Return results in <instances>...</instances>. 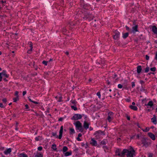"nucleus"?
Masks as SVG:
<instances>
[{
	"label": "nucleus",
	"instance_id": "nucleus-1",
	"mask_svg": "<svg viewBox=\"0 0 157 157\" xmlns=\"http://www.w3.org/2000/svg\"><path fill=\"white\" fill-rule=\"evenodd\" d=\"M76 127L78 128V129L82 132L83 130L82 124L79 121H77L75 124Z\"/></svg>",
	"mask_w": 157,
	"mask_h": 157
},
{
	"label": "nucleus",
	"instance_id": "nucleus-2",
	"mask_svg": "<svg viewBox=\"0 0 157 157\" xmlns=\"http://www.w3.org/2000/svg\"><path fill=\"white\" fill-rule=\"evenodd\" d=\"M132 150L130 151H129L127 149H124L122 152H121V157H124L125 155V153H129L130 152H131V153H133L132 151V149H133L132 147H131Z\"/></svg>",
	"mask_w": 157,
	"mask_h": 157
},
{
	"label": "nucleus",
	"instance_id": "nucleus-3",
	"mask_svg": "<svg viewBox=\"0 0 157 157\" xmlns=\"http://www.w3.org/2000/svg\"><path fill=\"white\" fill-rule=\"evenodd\" d=\"M82 116L81 115L78 114H75L71 118L72 120H77L80 119Z\"/></svg>",
	"mask_w": 157,
	"mask_h": 157
},
{
	"label": "nucleus",
	"instance_id": "nucleus-4",
	"mask_svg": "<svg viewBox=\"0 0 157 157\" xmlns=\"http://www.w3.org/2000/svg\"><path fill=\"white\" fill-rule=\"evenodd\" d=\"M115 35L113 36V38L114 40H117L120 38V33L119 32L116 31L115 32Z\"/></svg>",
	"mask_w": 157,
	"mask_h": 157
},
{
	"label": "nucleus",
	"instance_id": "nucleus-5",
	"mask_svg": "<svg viewBox=\"0 0 157 157\" xmlns=\"http://www.w3.org/2000/svg\"><path fill=\"white\" fill-rule=\"evenodd\" d=\"M138 25H135V26L132 27V30L131 31V33H135L136 32H138V30L137 29Z\"/></svg>",
	"mask_w": 157,
	"mask_h": 157
},
{
	"label": "nucleus",
	"instance_id": "nucleus-6",
	"mask_svg": "<svg viewBox=\"0 0 157 157\" xmlns=\"http://www.w3.org/2000/svg\"><path fill=\"white\" fill-rule=\"evenodd\" d=\"M2 75H3L6 77L7 78L8 76L6 74V71L4 70L2 73H0V82L2 80Z\"/></svg>",
	"mask_w": 157,
	"mask_h": 157
},
{
	"label": "nucleus",
	"instance_id": "nucleus-7",
	"mask_svg": "<svg viewBox=\"0 0 157 157\" xmlns=\"http://www.w3.org/2000/svg\"><path fill=\"white\" fill-rule=\"evenodd\" d=\"M132 151L133 153L130 152L129 153H128L127 154V156L128 157H133V156L135 155V151L133 149H132Z\"/></svg>",
	"mask_w": 157,
	"mask_h": 157
},
{
	"label": "nucleus",
	"instance_id": "nucleus-8",
	"mask_svg": "<svg viewBox=\"0 0 157 157\" xmlns=\"http://www.w3.org/2000/svg\"><path fill=\"white\" fill-rule=\"evenodd\" d=\"M148 135L153 140H155V136L152 133L149 132L148 133Z\"/></svg>",
	"mask_w": 157,
	"mask_h": 157
},
{
	"label": "nucleus",
	"instance_id": "nucleus-9",
	"mask_svg": "<svg viewBox=\"0 0 157 157\" xmlns=\"http://www.w3.org/2000/svg\"><path fill=\"white\" fill-rule=\"evenodd\" d=\"M63 126H62L61 127L60 129L59 132V139H61L62 138V135L63 134Z\"/></svg>",
	"mask_w": 157,
	"mask_h": 157
},
{
	"label": "nucleus",
	"instance_id": "nucleus-10",
	"mask_svg": "<svg viewBox=\"0 0 157 157\" xmlns=\"http://www.w3.org/2000/svg\"><path fill=\"white\" fill-rule=\"evenodd\" d=\"M83 18L85 19H88L90 21L91 20V17L90 16L89 14H88L87 15H85L84 17H83Z\"/></svg>",
	"mask_w": 157,
	"mask_h": 157
},
{
	"label": "nucleus",
	"instance_id": "nucleus-11",
	"mask_svg": "<svg viewBox=\"0 0 157 157\" xmlns=\"http://www.w3.org/2000/svg\"><path fill=\"white\" fill-rule=\"evenodd\" d=\"M152 31L155 34H157V28L155 25L152 27Z\"/></svg>",
	"mask_w": 157,
	"mask_h": 157
},
{
	"label": "nucleus",
	"instance_id": "nucleus-12",
	"mask_svg": "<svg viewBox=\"0 0 157 157\" xmlns=\"http://www.w3.org/2000/svg\"><path fill=\"white\" fill-rule=\"evenodd\" d=\"M83 127L86 129L88 128L89 127V124L86 121H84L83 124Z\"/></svg>",
	"mask_w": 157,
	"mask_h": 157
},
{
	"label": "nucleus",
	"instance_id": "nucleus-13",
	"mask_svg": "<svg viewBox=\"0 0 157 157\" xmlns=\"http://www.w3.org/2000/svg\"><path fill=\"white\" fill-rule=\"evenodd\" d=\"M11 149L9 148L4 151V153L6 155H7L8 154H10L11 152Z\"/></svg>",
	"mask_w": 157,
	"mask_h": 157
},
{
	"label": "nucleus",
	"instance_id": "nucleus-14",
	"mask_svg": "<svg viewBox=\"0 0 157 157\" xmlns=\"http://www.w3.org/2000/svg\"><path fill=\"white\" fill-rule=\"evenodd\" d=\"M90 144L94 146H96L97 145V142L93 138L91 139Z\"/></svg>",
	"mask_w": 157,
	"mask_h": 157
},
{
	"label": "nucleus",
	"instance_id": "nucleus-15",
	"mask_svg": "<svg viewBox=\"0 0 157 157\" xmlns=\"http://www.w3.org/2000/svg\"><path fill=\"white\" fill-rule=\"evenodd\" d=\"M156 116L155 115H154V117L151 118V120L152 121V122L154 123L155 124H156Z\"/></svg>",
	"mask_w": 157,
	"mask_h": 157
},
{
	"label": "nucleus",
	"instance_id": "nucleus-16",
	"mask_svg": "<svg viewBox=\"0 0 157 157\" xmlns=\"http://www.w3.org/2000/svg\"><path fill=\"white\" fill-rule=\"evenodd\" d=\"M142 70L141 67L140 66H138L137 68V72L138 73H139L141 72Z\"/></svg>",
	"mask_w": 157,
	"mask_h": 157
},
{
	"label": "nucleus",
	"instance_id": "nucleus-17",
	"mask_svg": "<svg viewBox=\"0 0 157 157\" xmlns=\"http://www.w3.org/2000/svg\"><path fill=\"white\" fill-rule=\"evenodd\" d=\"M129 107L131 109L133 110H137V108L136 106L130 105Z\"/></svg>",
	"mask_w": 157,
	"mask_h": 157
},
{
	"label": "nucleus",
	"instance_id": "nucleus-18",
	"mask_svg": "<svg viewBox=\"0 0 157 157\" xmlns=\"http://www.w3.org/2000/svg\"><path fill=\"white\" fill-rule=\"evenodd\" d=\"M128 36V33H126L123 34V37L124 39H125L127 38Z\"/></svg>",
	"mask_w": 157,
	"mask_h": 157
},
{
	"label": "nucleus",
	"instance_id": "nucleus-19",
	"mask_svg": "<svg viewBox=\"0 0 157 157\" xmlns=\"http://www.w3.org/2000/svg\"><path fill=\"white\" fill-rule=\"evenodd\" d=\"M43 155L39 153H37V154L35 155L34 157H42Z\"/></svg>",
	"mask_w": 157,
	"mask_h": 157
},
{
	"label": "nucleus",
	"instance_id": "nucleus-20",
	"mask_svg": "<svg viewBox=\"0 0 157 157\" xmlns=\"http://www.w3.org/2000/svg\"><path fill=\"white\" fill-rule=\"evenodd\" d=\"M19 156L20 157H28L27 155L24 153L20 154Z\"/></svg>",
	"mask_w": 157,
	"mask_h": 157
},
{
	"label": "nucleus",
	"instance_id": "nucleus-21",
	"mask_svg": "<svg viewBox=\"0 0 157 157\" xmlns=\"http://www.w3.org/2000/svg\"><path fill=\"white\" fill-rule=\"evenodd\" d=\"M71 151H70V152H67L65 154V156H68L71 155Z\"/></svg>",
	"mask_w": 157,
	"mask_h": 157
},
{
	"label": "nucleus",
	"instance_id": "nucleus-22",
	"mask_svg": "<svg viewBox=\"0 0 157 157\" xmlns=\"http://www.w3.org/2000/svg\"><path fill=\"white\" fill-rule=\"evenodd\" d=\"M68 150L67 147L66 146H64L63 148L62 151L63 152H65Z\"/></svg>",
	"mask_w": 157,
	"mask_h": 157
},
{
	"label": "nucleus",
	"instance_id": "nucleus-23",
	"mask_svg": "<svg viewBox=\"0 0 157 157\" xmlns=\"http://www.w3.org/2000/svg\"><path fill=\"white\" fill-rule=\"evenodd\" d=\"M29 45L30 46V47L31 48V49L30 50H29V51H32V48H33V44L32 42H30L29 43Z\"/></svg>",
	"mask_w": 157,
	"mask_h": 157
},
{
	"label": "nucleus",
	"instance_id": "nucleus-24",
	"mask_svg": "<svg viewBox=\"0 0 157 157\" xmlns=\"http://www.w3.org/2000/svg\"><path fill=\"white\" fill-rule=\"evenodd\" d=\"M147 105L150 106L151 107L153 105V102L151 101H150L148 104Z\"/></svg>",
	"mask_w": 157,
	"mask_h": 157
},
{
	"label": "nucleus",
	"instance_id": "nucleus-25",
	"mask_svg": "<svg viewBox=\"0 0 157 157\" xmlns=\"http://www.w3.org/2000/svg\"><path fill=\"white\" fill-rule=\"evenodd\" d=\"M142 142L144 144V145L146 146L147 145V143L145 141V139H144L142 140Z\"/></svg>",
	"mask_w": 157,
	"mask_h": 157
},
{
	"label": "nucleus",
	"instance_id": "nucleus-26",
	"mask_svg": "<svg viewBox=\"0 0 157 157\" xmlns=\"http://www.w3.org/2000/svg\"><path fill=\"white\" fill-rule=\"evenodd\" d=\"M116 153H118L117 154H116V155H117L119 156L121 155V154L120 153V151L119 149H118L117 150H116Z\"/></svg>",
	"mask_w": 157,
	"mask_h": 157
},
{
	"label": "nucleus",
	"instance_id": "nucleus-27",
	"mask_svg": "<svg viewBox=\"0 0 157 157\" xmlns=\"http://www.w3.org/2000/svg\"><path fill=\"white\" fill-rule=\"evenodd\" d=\"M52 147L54 150L56 151L57 148H56V145L55 144H53L52 145Z\"/></svg>",
	"mask_w": 157,
	"mask_h": 157
},
{
	"label": "nucleus",
	"instance_id": "nucleus-28",
	"mask_svg": "<svg viewBox=\"0 0 157 157\" xmlns=\"http://www.w3.org/2000/svg\"><path fill=\"white\" fill-rule=\"evenodd\" d=\"M70 134H71L72 133H75V131L74 129L72 128H70Z\"/></svg>",
	"mask_w": 157,
	"mask_h": 157
},
{
	"label": "nucleus",
	"instance_id": "nucleus-29",
	"mask_svg": "<svg viewBox=\"0 0 157 157\" xmlns=\"http://www.w3.org/2000/svg\"><path fill=\"white\" fill-rule=\"evenodd\" d=\"M96 133H101V134H103L104 135H105V134L103 132L101 131H97L96 132Z\"/></svg>",
	"mask_w": 157,
	"mask_h": 157
},
{
	"label": "nucleus",
	"instance_id": "nucleus-30",
	"mask_svg": "<svg viewBox=\"0 0 157 157\" xmlns=\"http://www.w3.org/2000/svg\"><path fill=\"white\" fill-rule=\"evenodd\" d=\"M71 107L74 110H77V108L74 106H71Z\"/></svg>",
	"mask_w": 157,
	"mask_h": 157
},
{
	"label": "nucleus",
	"instance_id": "nucleus-31",
	"mask_svg": "<svg viewBox=\"0 0 157 157\" xmlns=\"http://www.w3.org/2000/svg\"><path fill=\"white\" fill-rule=\"evenodd\" d=\"M71 103L73 104L74 105H75L76 103H77V102L75 101V100H71Z\"/></svg>",
	"mask_w": 157,
	"mask_h": 157
},
{
	"label": "nucleus",
	"instance_id": "nucleus-32",
	"mask_svg": "<svg viewBox=\"0 0 157 157\" xmlns=\"http://www.w3.org/2000/svg\"><path fill=\"white\" fill-rule=\"evenodd\" d=\"M149 128H146L145 129H142V130L144 132H147L149 131Z\"/></svg>",
	"mask_w": 157,
	"mask_h": 157
},
{
	"label": "nucleus",
	"instance_id": "nucleus-33",
	"mask_svg": "<svg viewBox=\"0 0 157 157\" xmlns=\"http://www.w3.org/2000/svg\"><path fill=\"white\" fill-rule=\"evenodd\" d=\"M52 135L53 136L56 137V138H58V136L56 134V133H52Z\"/></svg>",
	"mask_w": 157,
	"mask_h": 157
},
{
	"label": "nucleus",
	"instance_id": "nucleus-34",
	"mask_svg": "<svg viewBox=\"0 0 157 157\" xmlns=\"http://www.w3.org/2000/svg\"><path fill=\"white\" fill-rule=\"evenodd\" d=\"M19 97H18V98H17V97H16L15 98H13V102H16L17 101V100H19Z\"/></svg>",
	"mask_w": 157,
	"mask_h": 157
},
{
	"label": "nucleus",
	"instance_id": "nucleus-35",
	"mask_svg": "<svg viewBox=\"0 0 157 157\" xmlns=\"http://www.w3.org/2000/svg\"><path fill=\"white\" fill-rule=\"evenodd\" d=\"M150 70L152 71H155L156 70V68L155 67H154L152 68H151L150 69Z\"/></svg>",
	"mask_w": 157,
	"mask_h": 157
},
{
	"label": "nucleus",
	"instance_id": "nucleus-36",
	"mask_svg": "<svg viewBox=\"0 0 157 157\" xmlns=\"http://www.w3.org/2000/svg\"><path fill=\"white\" fill-rule=\"evenodd\" d=\"M18 92L17 91H16L15 92V95L17 97V98H18V97H19V96L18 95Z\"/></svg>",
	"mask_w": 157,
	"mask_h": 157
},
{
	"label": "nucleus",
	"instance_id": "nucleus-37",
	"mask_svg": "<svg viewBox=\"0 0 157 157\" xmlns=\"http://www.w3.org/2000/svg\"><path fill=\"white\" fill-rule=\"evenodd\" d=\"M42 63L43 64H44L45 65L47 66V65L48 62L45 61H43L42 62Z\"/></svg>",
	"mask_w": 157,
	"mask_h": 157
},
{
	"label": "nucleus",
	"instance_id": "nucleus-38",
	"mask_svg": "<svg viewBox=\"0 0 157 157\" xmlns=\"http://www.w3.org/2000/svg\"><path fill=\"white\" fill-rule=\"evenodd\" d=\"M108 116H109L111 117V116H112L113 115V113L111 112H109V113H108Z\"/></svg>",
	"mask_w": 157,
	"mask_h": 157
},
{
	"label": "nucleus",
	"instance_id": "nucleus-39",
	"mask_svg": "<svg viewBox=\"0 0 157 157\" xmlns=\"http://www.w3.org/2000/svg\"><path fill=\"white\" fill-rule=\"evenodd\" d=\"M149 70V67H147L145 69V72H148Z\"/></svg>",
	"mask_w": 157,
	"mask_h": 157
},
{
	"label": "nucleus",
	"instance_id": "nucleus-40",
	"mask_svg": "<svg viewBox=\"0 0 157 157\" xmlns=\"http://www.w3.org/2000/svg\"><path fill=\"white\" fill-rule=\"evenodd\" d=\"M97 95L98 96L99 98H101V94L100 92H98L97 94Z\"/></svg>",
	"mask_w": 157,
	"mask_h": 157
},
{
	"label": "nucleus",
	"instance_id": "nucleus-41",
	"mask_svg": "<svg viewBox=\"0 0 157 157\" xmlns=\"http://www.w3.org/2000/svg\"><path fill=\"white\" fill-rule=\"evenodd\" d=\"M87 6L86 5H84L83 6V8L87 10L88 8H87Z\"/></svg>",
	"mask_w": 157,
	"mask_h": 157
},
{
	"label": "nucleus",
	"instance_id": "nucleus-42",
	"mask_svg": "<svg viewBox=\"0 0 157 157\" xmlns=\"http://www.w3.org/2000/svg\"><path fill=\"white\" fill-rule=\"evenodd\" d=\"M122 87H123V86L121 84H119L118 85V87L119 88L121 89Z\"/></svg>",
	"mask_w": 157,
	"mask_h": 157
},
{
	"label": "nucleus",
	"instance_id": "nucleus-43",
	"mask_svg": "<svg viewBox=\"0 0 157 157\" xmlns=\"http://www.w3.org/2000/svg\"><path fill=\"white\" fill-rule=\"evenodd\" d=\"M111 117L109 116H108V120L109 122H110L111 121Z\"/></svg>",
	"mask_w": 157,
	"mask_h": 157
},
{
	"label": "nucleus",
	"instance_id": "nucleus-44",
	"mask_svg": "<svg viewBox=\"0 0 157 157\" xmlns=\"http://www.w3.org/2000/svg\"><path fill=\"white\" fill-rule=\"evenodd\" d=\"M135 82H132V87L133 88L135 86Z\"/></svg>",
	"mask_w": 157,
	"mask_h": 157
},
{
	"label": "nucleus",
	"instance_id": "nucleus-45",
	"mask_svg": "<svg viewBox=\"0 0 157 157\" xmlns=\"http://www.w3.org/2000/svg\"><path fill=\"white\" fill-rule=\"evenodd\" d=\"M2 101L3 102H5V103H6L7 101V100L6 98H3V99H2Z\"/></svg>",
	"mask_w": 157,
	"mask_h": 157
},
{
	"label": "nucleus",
	"instance_id": "nucleus-46",
	"mask_svg": "<svg viewBox=\"0 0 157 157\" xmlns=\"http://www.w3.org/2000/svg\"><path fill=\"white\" fill-rule=\"evenodd\" d=\"M42 148L41 147H39L38 148V149L39 151H41L42 150Z\"/></svg>",
	"mask_w": 157,
	"mask_h": 157
},
{
	"label": "nucleus",
	"instance_id": "nucleus-47",
	"mask_svg": "<svg viewBox=\"0 0 157 157\" xmlns=\"http://www.w3.org/2000/svg\"><path fill=\"white\" fill-rule=\"evenodd\" d=\"M62 98V96H60L59 97V100L58 101L59 102H61L62 101V100H61V99Z\"/></svg>",
	"mask_w": 157,
	"mask_h": 157
},
{
	"label": "nucleus",
	"instance_id": "nucleus-48",
	"mask_svg": "<svg viewBox=\"0 0 157 157\" xmlns=\"http://www.w3.org/2000/svg\"><path fill=\"white\" fill-rule=\"evenodd\" d=\"M146 59L147 60H148L149 59V56L147 55L146 56Z\"/></svg>",
	"mask_w": 157,
	"mask_h": 157
},
{
	"label": "nucleus",
	"instance_id": "nucleus-49",
	"mask_svg": "<svg viewBox=\"0 0 157 157\" xmlns=\"http://www.w3.org/2000/svg\"><path fill=\"white\" fill-rule=\"evenodd\" d=\"M0 107L1 108H4V106L2 103H0Z\"/></svg>",
	"mask_w": 157,
	"mask_h": 157
},
{
	"label": "nucleus",
	"instance_id": "nucleus-50",
	"mask_svg": "<svg viewBox=\"0 0 157 157\" xmlns=\"http://www.w3.org/2000/svg\"><path fill=\"white\" fill-rule=\"evenodd\" d=\"M26 93V91H24L23 92V95L24 96Z\"/></svg>",
	"mask_w": 157,
	"mask_h": 157
},
{
	"label": "nucleus",
	"instance_id": "nucleus-51",
	"mask_svg": "<svg viewBox=\"0 0 157 157\" xmlns=\"http://www.w3.org/2000/svg\"><path fill=\"white\" fill-rule=\"evenodd\" d=\"M40 137H36L35 138V140H36V141H38L39 140V138Z\"/></svg>",
	"mask_w": 157,
	"mask_h": 157
},
{
	"label": "nucleus",
	"instance_id": "nucleus-52",
	"mask_svg": "<svg viewBox=\"0 0 157 157\" xmlns=\"http://www.w3.org/2000/svg\"><path fill=\"white\" fill-rule=\"evenodd\" d=\"M101 143L102 144H105V141H102L101 142Z\"/></svg>",
	"mask_w": 157,
	"mask_h": 157
},
{
	"label": "nucleus",
	"instance_id": "nucleus-53",
	"mask_svg": "<svg viewBox=\"0 0 157 157\" xmlns=\"http://www.w3.org/2000/svg\"><path fill=\"white\" fill-rule=\"evenodd\" d=\"M125 27H126V29L127 30H129V29H130L127 26H125Z\"/></svg>",
	"mask_w": 157,
	"mask_h": 157
},
{
	"label": "nucleus",
	"instance_id": "nucleus-54",
	"mask_svg": "<svg viewBox=\"0 0 157 157\" xmlns=\"http://www.w3.org/2000/svg\"><path fill=\"white\" fill-rule=\"evenodd\" d=\"M25 106L26 108V109H28L29 108V106H28V105H25Z\"/></svg>",
	"mask_w": 157,
	"mask_h": 157
},
{
	"label": "nucleus",
	"instance_id": "nucleus-55",
	"mask_svg": "<svg viewBox=\"0 0 157 157\" xmlns=\"http://www.w3.org/2000/svg\"><path fill=\"white\" fill-rule=\"evenodd\" d=\"M77 140L79 141H80L81 140V139L79 138V137H77Z\"/></svg>",
	"mask_w": 157,
	"mask_h": 157
},
{
	"label": "nucleus",
	"instance_id": "nucleus-56",
	"mask_svg": "<svg viewBox=\"0 0 157 157\" xmlns=\"http://www.w3.org/2000/svg\"><path fill=\"white\" fill-rule=\"evenodd\" d=\"M127 119L128 120H130V117H129L128 116H127Z\"/></svg>",
	"mask_w": 157,
	"mask_h": 157
},
{
	"label": "nucleus",
	"instance_id": "nucleus-57",
	"mask_svg": "<svg viewBox=\"0 0 157 157\" xmlns=\"http://www.w3.org/2000/svg\"><path fill=\"white\" fill-rule=\"evenodd\" d=\"M155 59L157 60V52L156 53L155 57Z\"/></svg>",
	"mask_w": 157,
	"mask_h": 157
},
{
	"label": "nucleus",
	"instance_id": "nucleus-58",
	"mask_svg": "<svg viewBox=\"0 0 157 157\" xmlns=\"http://www.w3.org/2000/svg\"><path fill=\"white\" fill-rule=\"evenodd\" d=\"M63 119V118H61H61H60L59 119V121H62Z\"/></svg>",
	"mask_w": 157,
	"mask_h": 157
},
{
	"label": "nucleus",
	"instance_id": "nucleus-59",
	"mask_svg": "<svg viewBox=\"0 0 157 157\" xmlns=\"http://www.w3.org/2000/svg\"><path fill=\"white\" fill-rule=\"evenodd\" d=\"M82 136V134L81 133H79V134H78V137H81Z\"/></svg>",
	"mask_w": 157,
	"mask_h": 157
},
{
	"label": "nucleus",
	"instance_id": "nucleus-60",
	"mask_svg": "<svg viewBox=\"0 0 157 157\" xmlns=\"http://www.w3.org/2000/svg\"><path fill=\"white\" fill-rule=\"evenodd\" d=\"M33 103H34L35 104H39V103L38 102H36V101H33Z\"/></svg>",
	"mask_w": 157,
	"mask_h": 157
},
{
	"label": "nucleus",
	"instance_id": "nucleus-61",
	"mask_svg": "<svg viewBox=\"0 0 157 157\" xmlns=\"http://www.w3.org/2000/svg\"><path fill=\"white\" fill-rule=\"evenodd\" d=\"M140 83L141 84H142V83H144V82L143 81V80H141L140 81Z\"/></svg>",
	"mask_w": 157,
	"mask_h": 157
},
{
	"label": "nucleus",
	"instance_id": "nucleus-62",
	"mask_svg": "<svg viewBox=\"0 0 157 157\" xmlns=\"http://www.w3.org/2000/svg\"><path fill=\"white\" fill-rule=\"evenodd\" d=\"M141 91H145V90L143 88H142V89H141Z\"/></svg>",
	"mask_w": 157,
	"mask_h": 157
},
{
	"label": "nucleus",
	"instance_id": "nucleus-63",
	"mask_svg": "<svg viewBox=\"0 0 157 157\" xmlns=\"http://www.w3.org/2000/svg\"><path fill=\"white\" fill-rule=\"evenodd\" d=\"M29 99V100L31 102H33V101L30 98H28Z\"/></svg>",
	"mask_w": 157,
	"mask_h": 157
},
{
	"label": "nucleus",
	"instance_id": "nucleus-64",
	"mask_svg": "<svg viewBox=\"0 0 157 157\" xmlns=\"http://www.w3.org/2000/svg\"><path fill=\"white\" fill-rule=\"evenodd\" d=\"M137 125L138 126V128H140V127L139 126V124L138 123H137Z\"/></svg>",
	"mask_w": 157,
	"mask_h": 157
}]
</instances>
